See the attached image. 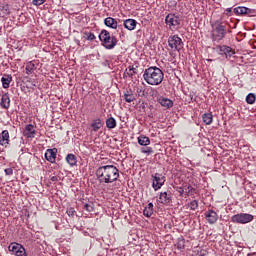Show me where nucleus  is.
Instances as JSON below:
<instances>
[{
  "mask_svg": "<svg viewBox=\"0 0 256 256\" xmlns=\"http://www.w3.org/2000/svg\"><path fill=\"white\" fill-rule=\"evenodd\" d=\"M96 177L100 184L115 183L119 178V170L113 165L99 166L96 170Z\"/></svg>",
  "mask_w": 256,
  "mask_h": 256,
  "instance_id": "1",
  "label": "nucleus"
},
{
  "mask_svg": "<svg viewBox=\"0 0 256 256\" xmlns=\"http://www.w3.org/2000/svg\"><path fill=\"white\" fill-rule=\"evenodd\" d=\"M143 79L151 86H158L164 80V72L157 66H151L148 69H145Z\"/></svg>",
  "mask_w": 256,
  "mask_h": 256,
  "instance_id": "2",
  "label": "nucleus"
},
{
  "mask_svg": "<svg viewBox=\"0 0 256 256\" xmlns=\"http://www.w3.org/2000/svg\"><path fill=\"white\" fill-rule=\"evenodd\" d=\"M98 39L107 50L115 49L118 44V39L115 36H111L110 32L107 30L100 31Z\"/></svg>",
  "mask_w": 256,
  "mask_h": 256,
  "instance_id": "3",
  "label": "nucleus"
},
{
  "mask_svg": "<svg viewBox=\"0 0 256 256\" xmlns=\"http://www.w3.org/2000/svg\"><path fill=\"white\" fill-rule=\"evenodd\" d=\"M227 35L226 26L221 23L212 24L211 39L213 42H220Z\"/></svg>",
  "mask_w": 256,
  "mask_h": 256,
  "instance_id": "4",
  "label": "nucleus"
},
{
  "mask_svg": "<svg viewBox=\"0 0 256 256\" xmlns=\"http://www.w3.org/2000/svg\"><path fill=\"white\" fill-rule=\"evenodd\" d=\"M165 24L170 31H177L181 25V18L173 13H169L165 18Z\"/></svg>",
  "mask_w": 256,
  "mask_h": 256,
  "instance_id": "5",
  "label": "nucleus"
},
{
  "mask_svg": "<svg viewBox=\"0 0 256 256\" xmlns=\"http://www.w3.org/2000/svg\"><path fill=\"white\" fill-rule=\"evenodd\" d=\"M253 220H254V215L252 214L241 213V214H235L231 216V222L235 224L245 225L252 222Z\"/></svg>",
  "mask_w": 256,
  "mask_h": 256,
  "instance_id": "6",
  "label": "nucleus"
},
{
  "mask_svg": "<svg viewBox=\"0 0 256 256\" xmlns=\"http://www.w3.org/2000/svg\"><path fill=\"white\" fill-rule=\"evenodd\" d=\"M152 188L154 191H158L162 188L164 183L166 182V178L162 173H154L152 174Z\"/></svg>",
  "mask_w": 256,
  "mask_h": 256,
  "instance_id": "7",
  "label": "nucleus"
},
{
  "mask_svg": "<svg viewBox=\"0 0 256 256\" xmlns=\"http://www.w3.org/2000/svg\"><path fill=\"white\" fill-rule=\"evenodd\" d=\"M168 46L173 51H180L183 48L184 43L178 35H173L168 38Z\"/></svg>",
  "mask_w": 256,
  "mask_h": 256,
  "instance_id": "8",
  "label": "nucleus"
},
{
  "mask_svg": "<svg viewBox=\"0 0 256 256\" xmlns=\"http://www.w3.org/2000/svg\"><path fill=\"white\" fill-rule=\"evenodd\" d=\"M8 249L14 256H27L26 249L17 242L11 243Z\"/></svg>",
  "mask_w": 256,
  "mask_h": 256,
  "instance_id": "9",
  "label": "nucleus"
},
{
  "mask_svg": "<svg viewBox=\"0 0 256 256\" xmlns=\"http://www.w3.org/2000/svg\"><path fill=\"white\" fill-rule=\"evenodd\" d=\"M207 223L210 225H215L219 219V215L216 213V211L213 210H207L204 214Z\"/></svg>",
  "mask_w": 256,
  "mask_h": 256,
  "instance_id": "10",
  "label": "nucleus"
},
{
  "mask_svg": "<svg viewBox=\"0 0 256 256\" xmlns=\"http://www.w3.org/2000/svg\"><path fill=\"white\" fill-rule=\"evenodd\" d=\"M45 160L49 163H55L57 157V148L48 149L44 154Z\"/></svg>",
  "mask_w": 256,
  "mask_h": 256,
  "instance_id": "11",
  "label": "nucleus"
},
{
  "mask_svg": "<svg viewBox=\"0 0 256 256\" xmlns=\"http://www.w3.org/2000/svg\"><path fill=\"white\" fill-rule=\"evenodd\" d=\"M172 202V193L171 192H161L159 196V203L162 205H170Z\"/></svg>",
  "mask_w": 256,
  "mask_h": 256,
  "instance_id": "12",
  "label": "nucleus"
},
{
  "mask_svg": "<svg viewBox=\"0 0 256 256\" xmlns=\"http://www.w3.org/2000/svg\"><path fill=\"white\" fill-rule=\"evenodd\" d=\"M1 82L3 89H9L10 83L13 82V76L11 74H3Z\"/></svg>",
  "mask_w": 256,
  "mask_h": 256,
  "instance_id": "13",
  "label": "nucleus"
},
{
  "mask_svg": "<svg viewBox=\"0 0 256 256\" xmlns=\"http://www.w3.org/2000/svg\"><path fill=\"white\" fill-rule=\"evenodd\" d=\"M137 25H138V22L135 19H126L124 21V27L129 31H133L135 28H137Z\"/></svg>",
  "mask_w": 256,
  "mask_h": 256,
  "instance_id": "14",
  "label": "nucleus"
},
{
  "mask_svg": "<svg viewBox=\"0 0 256 256\" xmlns=\"http://www.w3.org/2000/svg\"><path fill=\"white\" fill-rule=\"evenodd\" d=\"M158 103L161 107H165L166 109H171L173 107V101L169 98L160 97Z\"/></svg>",
  "mask_w": 256,
  "mask_h": 256,
  "instance_id": "15",
  "label": "nucleus"
},
{
  "mask_svg": "<svg viewBox=\"0 0 256 256\" xmlns=\"http://www.w3.org/2000/svg\"><path fill=\"white\" fill-rule=\"evenodd\" d=\"M104 24L106 27L110 29H117L118 27V22L115 18L107 17L104 20Z\"/></svg>",
  "mask_w": 256,
  "mask_h": 256,
  "instance_id": "16",
  "label": "nucleus"
},
{
  "mask_svg": "<svg viewBox=\"0 0 256 256\" xmlns=\"http://www.w3.org/2000/svg\"><path fill=\"white\" fill-rule=\"evenodd\" d=\"M9 138H10V135H9L8 130H4L1 134L0 145L7 147L10 142Z\"/></svg>",
  "mask_w": 256,
  "mask_h": 256,
  "instance_id": "17",
  "label": "nucleus"
},
{
  "mask_svg": "<svg viewBox=\"0 0 256 256\" xmlns=\"http://www.w3.org/2000/svg\"><path fill=\"white\" fill-rule=\"evenodd\" d=\"M219 51L221 54L226 55V57H231L234 55L233 49L227 45L219 46Z\"/></svg>",
  "mask_w": 256,
  "mask_h": 256,
  "instance_id": "18",
  "label": "nucleus"
},
{
  "mask_svg": "<svg viewBox=\"0 0 256 256\" xmlns=\"http://www.w3.org/2000/svg\"><path fill=\"white\" fill-rule=\"evenodd\" d=\"M102 127H103V123H102L101 118H96V119L92 120V123H91L92 131L97 132Z\"/></svg>",
  "mask_w": 256,
  "mask_h": 256,
  "instance_id": "19",
  "label": "nucleus"
},
{
  "mask_svg": "<svg viewBox=\"0 0 256 256\" xmlns=\"http://www.w3.org/2000/svg\"><path fill=\"white\" fill-rule=\"evenodd\" d=\"M0 105H1V107L3 109H9V107H10V98H9V94L8 93H4L2 95Z\"/></svg>",
  "mask_w": 256,
  "mask_h": 256,
  "instance_id": "20",
  "label": "nucleus"
},
{
  "mask_svg": "<svg viewBox=\"0 0 256 256\" xmlns=\"http://www.w3.org/2000/svg\"><path fill=\"white\" fill-rule=\"evenodd\" d=\"M235 15H249L251 10L247 7L238 6L234 9Z\"/></svg>",
  "mask_w": 256,
  "mask_h": 256,
  "instance_id": "21",
  "label": "nucleus"
},
{
  "mask_svg": "<svg viewBox=\"0 0 256 256\" xmlns=\"http://www.w3.org/2000/svg\"><path fill=\"white\" fill-rule=\"evenodd\" d=\"M34 135H35L34 126L32 124H28L27 126H25L24 136L27 138H33Z\"/></svg>",
  "mask_w": 256,
  "mask_h": 256,
  "instance_id": "22",
  "label": "nucleus"
},
{
  "mask_svg": "<svg viewBox=\"0 0 256 256\" xmlns=\"http://www.w3.org/2000/svg\"><path fill=\"white\" fill-rule=\"evenodd\" d=\"M154 214V204L149 203L143 210V215L146 217H151Z\"/></svg>",
  "mask_w": 256,
  "mask_h": 256,
  "instance_id": "23",
  "label": "nucleus"
},
{
  "mask_svg": "<svg viewBox=\"0 0 256 256\" xmlns=\"http://www.w3.org/2000/svg\"><path fill=\"white\" fill-rule=\"evenodd\" d=\"M124 100L126 103H133L136 98L131 90H127L124 94Z\"/></svg>",
  "mask_w": 256,
  "mask_h": 256,
  "instance_id": "24",
  "label": "nucleus"
},
{
  "mask_svg": "<svg viewBox=\"0 0 256 256\" xmlns=\"http://www.w3.org/2000/svg\"><path fill=\"white\" fill-rule=\"evenodd\" d=\"M117 127V121L115 118L110 117L108 119H106V128L107 129H115Z\"/></svg>",
  "mask_w": 256,
  "mask_h": 256,
  "instance_id": "25",
  "label": "nucleus"
},
{
  "mask_svg": "<svg viewBox=\"0 0 256 256\" xmlns=\"http://www.w3.org/2000/svg\"><path fill=\"white\" fill-rule=\"evenodd\" d=\"M66 161L68 164H70L73 167L77 164V157L75 154H72V153L67 154Z\"/></svg>",
  "mask_w": 256,
  "mask_h": 256,
  "instance_id": "26",
  "label": "nucleus"
},
{
  "mask_svg": "<svg viewBox=\"0 0 256 256\" xmlns=\"http://www.w3.org/2000/svg\"><path fill=\"white\" fill-rule=\"evenodd\" d=\"M138 144L141 146H148L150 144V139L147 136L141 135L137 138Z\"/></svg>",
  "mask_w": 256,
  "mask_h": 256,
  "instance_id": "27",
  "label": "nucleus"
},
{
  "mask_svg": "<svg viewBox=\"0 0 256 256\" xmlns=\"http://www.w3.org/2000/svg\"><path fill=\"white\" fill-rule=\"evenodd\" d=\"M183 192L188 197V196L193 195L195 193V188L191 185H184L183 186Z\"/></svg>",
  "mask_w": 256,
  "mask_h": 256,
  "instance_id": "28",
  "label": "nucleus"
},
{
  "mask_svg": "<svg viewBox=\"0 0 256 256\" xmlns=\"http://www.w3.org/2000/svg\"><path fill=\"white\" fill-rule=\"evenodd\" d=\"M83 38L90 42H92L96 39L94 33L90 32V31H84Z\"/></svg>",
  "mask_w": 256,
  "mask_h": 256,
  "instance_id": "29",
  "label": "nucleus"
},
{
  "mask_svg": "<svg viewBox=\"0 0 256 256\" xmlns=\"http://www.w3.org/2000/svg\"><path fill=\"white\" fill-rule=\"evenodd\" d=\"M245 100L247 104L253 105L256 102V95L254 93H249Z\"/></svg>",
  "mask_w": 256,
  "mask_h": 256,
  "instance_id": "30",
  "label": "nucleus"
},
{
  "mask_svg": "<svg viewBox=\"0 0 256 256\" xmlns=\"http://www.w3.org/2000/svg\"><path fill=\"white\" fill-rule=\"evenodd\" d=\"M213 121V116L211 113H204L203 114V123L206 125H210Z\"/></svg>",
  "mask_w": 256,
  "mask_h": 256,
  "instance_id": "31",
  "label": "nucleus"
},
{
  "mask_svg": "<svg viewBox=\"0 0 256 256\" xmlns=\"http://www.w3.org/2000/svg\"><path fill=\"white\" fill-rule=\"evenodd\" d=\"M0 11H2L4 15H9L10 14L9 5L0 4Z\"/></svg>",
  "mask_w": 256,
  "mask_h": 256,
  "instance_id": "32",
  "label": "nucleus"
},
{
  "mask_svg": "<svg viewBox=\"0 0 256 256\" xmlns=\"http://www.w3.org/2000/svg\"><path fill=\"white\" fill-rule=\"evenodd\" d=\"M189 206L191 211H196V209L199 208V201L192 200Z\"/></svg>",
  "mask_w": 256,
  "mask_h": 256,
  "instance_id": "33",
  "label": "nucleus"
},
{
  "mask_svg": "<svg viewBox=\"0 0 256 256\" xmlns=\"http://www.w3.org/2000/svg\"><path fill=\"white\" fill-rule=\"evenodd\" d=\"M141 152H142L143 154H148V155H150V154H153V153H154V150H153L152 147H142V148H141Z\"/></svg>",
  "mask_w": 256,
  "mask_h": 256,
  "instance_id": "34",
  "label": "nucleus"
},
{
  "mask_svg": "<svg viewBox=\"0 0 256 256\" xmlns=\"http://www.w3.org/2000/svg\"><path fill=\"white\" fill-rule=\"evenodd\" d=\"M177 249L179 250L185 249V239H179L177 241Z\"/></svg>",
  "mask_w": 256,
  "mask_h": 256,
  "instance_id": "35",
  "label": "nucleus"
},
{
  "mask_svg": "<svg viewBox=\"0 0 256 256\" xmlns=\"http://www.w3.org/2000/svg\"><path fill=\"white\" fill-rule=\"evenodd\" d=\"M137 94H138V96L143 97V96L147 95V92H146L145 89H142V88L138 87L137 88Z\"/></svg>",
  "mask_w": 256,
  "mask_h": 256,
  "instance_id": "36",
  "label": "nucleus"
},
{
  "mask_svg": "<svg viewBox=\"0 0 256 256\" xmlns=\"http://www.w3.org/2000/svg\"><path fill=\"white\" fill-rule=\"evenodd\" d=\"M138 66L134 67L133 65L128 66L127 70H129V72H133V74H138Z\"/></svg>",
  "mask_w": 256,
  "mask_h": 256,
  "instance_id": "37",
  "label": "nucleus"
},
{
  "mask_svg": "<svg viewBox=\"0 0 256 256\" xmlns=\"http://www.w3.org/2000/svg\"><path fill=\"white\" fill-rule=\"evenodd\" d=\"M45 2H46V0H33L32 4L34 6H41Z\"/></svg>",
  "mask_w": 256,
  "mask_h": 256,
  "instance_id": "38",
  "label": "nucleus"
},
{
  "mask_svg": "<svg viewBox=\"0 0 256 256\" xmlns=\"http://www.w3.org/2000/svg\"><path fill=\"white\" fill-rule=\"evenodd\" d=\"M26 69L33 71L35 69V64L33 62H28L26 64Z\"/></svg>",
  "mask_w": 256,
  "mask_h": 256,
  "instance_id": "39",
  "label": "nucleus"
},
{
  "mask_svg": "<svg viewBox=\"0 0 256 256\" xmlns=\"http://www.w3.org/2000/svg\"><path fill=\"white\" fill-rule=\"evenodd\" d=\"M13 173H14L13 168H6L5 169L6 176H11V175H13Z\"/></svg>",
  "mask_w": 256,
  "mask_h": 256,
  "instance_id": "40",
  "label": "nucleus"
},
{
  "mask_svg": "<svg viewBox=\"0 0 256 256\" xmlns=\"http://www.w3.org/2000/svg\"><path fill=\"white\" fill-rule=\"evenodd\" d=\"M84 210H86L88 212H92L93 211V206L86 203V204H84Z\"/></svg>",
  "mask_w": 256,
  "mask_h": 256,
  "instance_id": "41",
  "label": "nucleus"
},
{
  "mask_svg": "<svg viewBox=\"0 0 256 256\" xmlns=\"http://www.w3.org/2000/svg\"><path fill=\"white\" fill-rule=\"evenodd\" d=\"M67 214H68V216H74L75 215V209L70 208V210H68Z\"/></svg>",
  "mask_w": 256,
  "mask_h": 256,
  "instance_id": "42",
  "label": "nucleus"
},
{
  "mask_svg": "<svg viewBox=\"0 0 256 256\" xmlns=\"http://www.w3.org/2000/svg\"><path fill=\"white\" fill-rule=\"evenodd\" d=\"M126 73H127V75H128L129 77H133V75H136V74H137V73H133L132 71L127 70V69H126Z\"/></svg>",
  "mask_w": 256,
  "mask_h": 256,
  "instance_id": "43",
  "label": "nucleus"
},
{
  "mask_svg": "<svg viewBox=\"0 0 256 256\" xmlns=\"http://www.w3.org/2000/svg\"><path fill=\"white\" fill-rule=\"evenodd\" d=\"M50 180H51L52 182H58V177H57V176H52V177L50 178Z\"/></svg>",
  "mask_w": 256,
  "mask_h": 256,
  "instance_id": "44",
  "label": "nucleus"
},
{
  "mask_svg": "<svg viewBox=\"0 0 256 256\" xmlns=\"http://www.w3.org/2000/svg\"><path fill=\"white\" fill-rule=\"evenodd\" d=\"M179 193H180L181 196H182L183 194H185L184 187H180Z\"/></svg>",
  "mask_w": 256,
  "mask_h": 256,
  "instance_id": "45",
  "label": "nucleus"
},
{
  "mask_svg": "<svg viewBox=\"0 0 256 256\" xmlns=\"http://www.w3.org/2000/svg\"><path fill=\"white\" fill-rule=\"evenodd\" d=\"M25 69H26V74H27V75H30L31 72L33 71V70L28 69V68H25Z\"/></svg>",
  "mask_w": 256,
  "mask_h": 256,
  "instance_id": "46",
  "label": "nucleus"
},
{
  "mask_svg": "<svg viewBox=\"0 0 256 256\" xmlns=\"http://www.w3.org/2000/svg\"><path fill=\"white\" fill-rule=\"evenodd\" d=\"M226 11L227 13H232V8H228Z\"/></svg>",
  "mask_w": 256,
  "mask_h": 256,
  "instance_id": "47",
  "label": "nucleus"
}]
</instances>
